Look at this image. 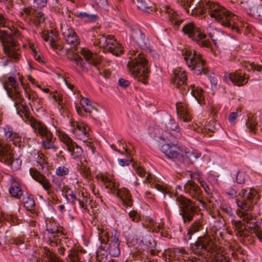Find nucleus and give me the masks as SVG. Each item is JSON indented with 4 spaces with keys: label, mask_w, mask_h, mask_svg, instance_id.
I'll use <instances>...</instances> for the list:
<instances>
[{
    "label": "nucleus",
    "mask_w": 262,
    "mask_h": 262,
    "mask_svg": "<svg viewBox=\"0 0 262 262\" xmlns=\"http://www.w3.org/2000/svg\"><path fill=\"white\" fill-rule=\"evenodd\" d=\"M109 254L114 257H117L120 255L119 242L118 238L114 237L111 241L108 248Z\"/></svg>",
    "instance_id": "4be33fe9"
},
{
    "label": "nucleus",
    "mask_w": 262,
    "mask_h": 262,
    "mask_svg": "<svg viewBox=\"0 0 262 262\" xmlns=\"http://www.w3.org/2000/svg\"><path fill=\"white\" fill-rule=\"evenodd\" d=\"M182 31L187 34L189 38L195 41L198 44L203 47H208L210 42L205 40L206 36L201 32L199 28L196 27L194 24L188 23L184 26L182 28Z\"/></svg>",
    "instance_id": "1a4fd4ad"
},
{
    "label": "nucleus",
    "mask_w": 262,
    "mask_h": 262,
    "mask_svg": "<svg viewBox=\"0 0 262 262\" xmlns=\"http://www.w3.org/2000/svg\"><path fill=\"white\" fill-rule=\"evenodd\" d=\"M186 75L185 72L174 71V76L171 78V82L176 85L183 94L190 90L191 95L198 103L201 104L204 99L202 89L195 87L194 85H191L190 87L188 86L186 83Z\"/></svg>",
    "instance_id": "39448f33"
},
{
    "label": "nucleus",
    "mask_w": 262,
    "mask_h": 262,
    "mask_svg": "<svg viewBox=\"0 0 262 262\" xmlns=\"http://www.w3.org/2000/svg\"><path fill=\"white\" fill-rule=\"evenodd\" d=\"M252 15L256 18L262 17V6H259L256 10H254Z\"/></svg>",
    "instance_id": "79ce46f5"
},
{
    "label": "nucleus",
    "mask_w": 262,
    "mask_h": 262,
    "mask_svg": "<svg viewBox=\"0 0 262 262\" xmlns=\"http://www.w3.org/2000/svg\"><path fill=\"white\" fill-rule=\"evenodd\" d=\"M81 54L89 64L94 66L99 71L98 65L101 62V57L100 56L84 49H81Z\"/></svg>",
    "instance_id": "f3484780"
},
{
    "label": "nucleus",
    "mask_w": 262,
    "mask_h": 262,
    "mask_svg": "<svg viewBox=\"0 0 262 262\" xmlns=\"http://www.w3.org/2000/svg\"><path fill=\"white\" fill-rule=\"evenodd\" d=\"M245 68L248 71L256 70L262 73V66H258L255 64L254 63H248L247 65H245Z\"/></svg>",
    "instance_id": "58836bf2"
},
{
    "label": "nucleus",
    "mask_w": 262,
    "mask_h": 262,
    "mask_svg": "<svg viewBox=\"0 0 262 262\" xmlns=\"http://www.w3.org/2000/svg\"><path fill=\"white\" fill-rule=\"evenodd\" d=\"M165 125L167 130L176 132L174 135L169 134L170 136H174L176 138H180L181 137V134L179 132V125L174 119H169L166 120Z\"/></svg>",
    "instance_id": "412c9836"
},
{
    "label": "nucleus",
    "mask_w": 262,
    "mask_h": 262,
    "mask_svg": "<svg viewBox=\"0 0 262 262\" xmlns=\"http://www.w3.org/2000/svg\"><path fill=\"white\" fill-rule=\"evenodd\" d=\"M229 78L235 85H242L247 82L244 74L239 71L229 74Z\"/></svg>",
    "instance_id": "6ab92c4d"
},
{
    "label": "nucleus",
    "mask_w": 262,
    "mask_h": 262,
    "mask_svg": "<svg viewBox=\"0 0 262 262\" xmlns=\"http://www.w3.org/2000/svg\"><path fill=\"white\" fill-rule=\"evenodd\" d=\"M118 85L123 88H126L129 86L130 82L127 80L121 78L118 80Z\"/></svg>",
    "instance_id": "de8ad7c7"
},
{
    "label": "nucleus",
    "mask_w": 262,
    "mask_h": 262,
    "mask_svg": "<svg viewBox=\"0 0 262 262\" xmlns=\"http://www.w3.org/2000/svg\"><path fill=\"white\" fill-rule=\"evenodd\" d=\"M176 108L177 114L179 119L183 121L182 125L186 129L187 127H190V124L191 121V117L187 110V108L182 105V103H177Z\"/></svg>",
    "instance_id": "2eb2a0df"
},
{
    "label": "nucleus",
    "mask_w": 262,
    "mask_h": 262,
    "mask_svg": "<svg viewBox=\"0 0 262 262\" xmlns=\"http://www.w3.org/2000/svg\"><path fill=\"white\" fill-rule=\"evenodd\" d=\"M176 201L179 203L180 214L184 223L191 222L197 212V207L190 199L182 195L178 196Z\"/></svg>",
    "instance_id": "0eeeda50"
},
{
    "label": "nucleus",
    "mask_w": 262,
    "mask_h": 262,
    "mask_svg": "<svg viewBox=\"0 0 262 262\" xmlns=\"http://www.w3.org/2000/svg\"><path fill=\"white\" fill-rule=\"evenodd\" d=\"M102 42H103V47L106 51H109L117 56L122 53L123 50L121 46L112 36L107 35L105 37L103 35L100 41V43Z\"/></svg>",
    "instance_id": "9b49d317"
},
{
    "label": "nucleus",
    "mask_w": 262,
    "mask_h": 262,
    "mask_svg": "<svg viewBox=\"0 0 262 262\" xmlns=\"http://www.w3.org/2000/svg\"><path fill=\"white\" fill-rule=\"evenodd\" d=\"M128 215L130 218L132 219L133 221L137 222L139 220V216L137 214V212L135 211H130L129 212Z\"/></svg>",
    "instance_id": "864d4df0"
},
{
    "label": "nucleus",
    "mask_w": 262,
    "mask_h": 262,
    "mask_svg": "<svg viewBox=\"0 0 262 262\" xmlns=\"http://www.w3.org/2000/svg\"><path fill=\"white\" fill-rule=\"evenodd\" d=\"M133 167L136 169L137 173L139 176L141 177L145 176L146 171L144 169L138 166V165L135 164H133Z\"/></svg>",
    "instance_id": "c03bdc74"
},
{
    "label": "nucleus",
    "mask_w": 262,
    "mask_h": 262,
    "mask_svg": "<svg viewBox=\"0 0 262 262\" xmlns=\"http://www.w3.org/2000/svg\"><path fill=\"white\" fill-rule=\"evenodd\" d=\"M8 233V230H0V245H5L7 244L8 239L7 233Z\"/></svg>",
    "instance_id": "e433bc0d"
},
{
    "label": "nucleus",
    "mask_w": 262,
    "mask_h": 262,
    "mask_svg": "<svg viewBox=\"0 0 262 262\" xmlns=\"http://www.w3.org/2000/svg\"><path fill=\"white\" fill-rule=\"evenodd\" d=\"M160 149L167 158L172 159L176 162L185 165L193 163L190 159L191 157L194 156L193 153L185 152L183 154V149L177 143L171 142L165 143L161 146Z\"/></svg>",
    "instance_id": "20e7f679"
},
{
    "label": "nucleus",
    "mask_w": 262,
    "mask_h": 262,
    "mask_svg": "<svg viewBox=\"0 0 262 262\" xmlns=\"http://www.w3.org/2000/svg\"><path fill=\"white\" fill-rule=\"evenodd\" d=\"M201 226V225H200V223L198 221H195L191 225L189 229L193 233H195L199 231Z\"/></svg>",
    "instance_id": "49530a36"
},
{
    "label": "nucleus",
    "mask_w": 262,
    "mask_h": 262,
    "mask_svg": "<svg viewBox=\"0 0 262 262\" xmlns=\"http://www.w3.org/2000/svg\"><path fill=\"white\" fill-rule=\"evenodd\" d=\"M164 11L168 15V17L171 23L178 28L183 20L178 18L176 12L170 8L166 7L164 9Z\"/></svg>",
    "instance_id": "5701e85b"
},
{
    "label": "nucleus",
    "mask_w": 262,
    "mask_h": 262,
    "mask_svg": "<svg viewBox=\"0 0 262 262\" xmlns=\"http://www.w3.org/2000/svg\"><path fill=\"white\" fill-rule=\"evenodd\" d=\"M137 7L141 10L146 12L151 10L150 3L145 0H137Z\"/></svg>",
    "instance_id": "7c9ffc66"
},
{
    "label": "nucleus",
    "mask_w": 262,
    "mask_h": 262,
    "mask_svg": "<svg viewBox=\"0 0 262 262\" xmlns=\"http://www.w3.org/2000/svg\"><path fill=\"white\" fill-rule=\"evenodd\" d=\"M8 83L12 86L14 90L17 89L18 87V83L13 77H9L8 78Z\"/></svg>",
    "instance_id": "37998d69"
},
{
    "label": "nucleus",
    "mask_w": 262,
    "mask_h": 262,
    "mask_svg": "<svg viewBox=\"0 0 262 262\" xmlns=\"http://www.w3.org/2000/svg\"><path fill=\"white\" fill-rule=\"evenodd\" d=\"M253 233L258 237L260 242H262V231L258 230V229L253 231Z\"/></svg>",
    "instance_id": "052dcab7"
},
{
    "label": "nucleus",
    "mask_w": 262,
    "mask_h": 262,
    "mask_svg": "<svg viewBox=\"0 0 262 262\" xmlns=\"http://www.w3.org/2000/svg\"><path fill=\"white\" fill-rule=\"evenodd\" d=\"M46 231H48L49 233H50L52 235V237L54 239H56V238L58 236V234L60 233V231L58 229H49L47 228Z\"/></svg>",
    "instance_id": "8fccbe9b"
},
{
    "label": "nucleus",
    "mask_w": 262,
    "mask_h": 262,
    "mask_svg": "<svg viewBox=\"0 0 262 262\" xmlns=\"http://www.w3.org/2000/svg\"><path fill=\"white\" fill-rule=\"evenodd\" d=\"M76 128L81 132L84 135L86 136L88 134L86 126L83 123L80 124L76 123Z\"/></svg>",
    "instance_id": "a18cd8bd"
},
{
    "label": "nucleus",
    "mask_w": 262,
    "mask_h": 262,
    "mask_svg": "<svg viewBox=\"0 0 262 262\" xmlns=\"http://www.w3.org/2000/svg\"><path fill=\"white\" fill-rule=\"evenodd\" d=\"M109 183L107 185H106V188L107 189H110L112 190V192L113 194H116V190H118L116 188L115 184L114 182H108Z\"/></svg>",
    "instance_id": "603ef678"
},
{
    "label": "nucleus",
    "mask_w": 262,
    "mask_h": 262,
    "mask_svg": "<svg viewBox=\"0 0 262 262\" xmlns=\"http://www.w3.org/2000/svg\"><path fill=\"white\" fill-rule=\"evenodd\" d=\"M234 225L236 229L237 230V231H238L243 229L242 228L244 224H243L241 221H234Z\"/></svg>",
    "instance_id": "4d7b16f0"
},
{
    "label": "nucleus",
    "mask_w": 262,
    "mask_h": 262,
    "mask_svg": "<svg viewBox=\"0 0 262 262\" xmlns=\"http://www.w3.org/2000/svg\"><path fill=\"white\" fill-rule=\"evenodd\" d=\"M11 195L16 198H19L23 194L21 189L18 186L16 183H13L9 189Z\"/></svg>",
    "instance_id": "cd10ccee"
},
{
    "label": "nucleus",
    "mask_w": 262,
    "mask_h": 262,
    "mask_svg": "<svg viewBox=\"0 0 262 262\" xmlns=\"http://www.w3.org/2000/svg\"><path fill=\"white\" fill-rule=\"evenodd\" d=\"M30 171L33 178L41 184L43 188L48 191L49 194L52 192L50 189L51 185L45 176L32 169H30Z\"/></svg>",
    "instance_id": "a211bd4d"
},
{
    "label": "nucleus",
    "mask_w": 262,
    "mask_h": 262,
    "mask_svg": "<svg viewBox=\"0 0 262 262\" xmlns=\"http://www.w3.org/2000/svg\"><path fill=\"white\" fill-rule=\"evenodd\" d=\"M76 16L81 19H85V21L95 22L97 20L98 16L96 14H90L85 12H77Z\"/></svg>",
    "instance_id": "c85d7f7f"
},
{
    "label": "nucleus",
    "mask_w": 262,
    "mask_h": 262,
    "mask_svg": "<svg viewBox=\"0 0 262 262\" xmlns=\"http://www.w3.org/2000/svg\"><path fill=\"white\" fill-rule=\"evenodd\" d=\"M245 174L242 172H238L236 176V181L239 184H243L245 181Z\"/></svg>",
    "instance_id": "09e8293b"
},
{
    "label": "nucleus",
    "mask_w": 262,
    "mask_h": 262,
    "mask_svg": "<svg viewBox=\"0 0 262 262\" xmlns=\"http://www.w3.org/2000/svg\"><path fill=\"white\" fill-rule=\"evenodd\" d=\"M260 196L254 189H250L249 192L247 189H243L239 193V197L236 199L237 206L244 210L238 211V215L243 218L244 222L249 224V228L252 231L257 229L258 225L256 219L246 211L251 210L253 207V204H256Z\"/></svg>",
    "instance_id": "f03ea898"
},
{
    "label": "nucleus",
    "mask_w": 262,
    "mask_h": 262,
    "mask_svg": "<svg viewBox=\"0 0 262 262\" xmlns=\"http://www.w3.org/2000/svg\"><path fill=\"white\" fill-rule=\"evenodd\" d=\"M89 107L88 108H84V112L87 113H92V110H95V111L97 112L98 110L94 106L92 105V103L91 104V106H89Z\"/></svg>",
    "instance_id": "338daca9"
},
{
    "label": "nucleus",
    "mask_w": 262,
    "mask_h": 262,
    "mask_svg": "<svg viewBox=\"0 0 262 262\" xmlns=\"http://www.w3.org/2000/svg\"><path fill=\"white\" fill-rule=\"evenodd\" d=\"M184 189L185 192L188 193L192 198L202 202V191L195 182L190 180L188 181L184 186Z\"/></svg>",
    "instance_id": "ddd939ff"
},
{
    "label": "nucleus",
    "mask_w": 262,
    "mask_h": 262,
    "mask_svg": "<svg viewBox=\"0 0 262 262\" xmlns=\"http://www.w3.org/2000/svg\"><path fill=\"white\" fill-rule=\"evenodd\" d=\"M74 143L75 142H73L71 139L69 138L66 143L67 147L68 150L72 152L74 158H78L82 155L83 150L81 148H75Z\"/></svg>",
    "instance_id": "b1692460"
},
{
    "label": "nucleus",
    "mask_w": 262,
    "mask_h": 262,
    "mask_svg": "<svg viewBox=\"0 0 262 262\" xmlns=\"http://www.w3.org/2000/svg\"><path fill=\"white\" fill-rule=\"evenodd\" d=\"M130 37L136 44L142 50L150 48V42L148 38L146 37L140 30L135 29L132 30Z\"/></svg>",
    "instance_id": "f8f14e48"
},
{
    "label": "nucleus",
    "mask_w": 262,
    "mask_h": 262,
    "mask_svg": "<svg viewBox=\"0 0 262 262\" xmlns=\"http://www.w3.org/2000/svg\"><path fill=\"white\" fill-rule=\"evenodd\" d=\"M7 22V19L5 17L0 13V27H5ZM13 35L9 34L6 31L0 30V39L3 41H5L8 39H12Z\"/></svg>",
    "instance_id": "393cba45"
},
{
    "label": "nucleus",
    "mask_w": 262,
    "mask_h": 262,
    "mask_svg": "<svg viewBox=\"0 0 262 262\" xmlns=\"http://www.w3.org/2000/svg\"><path fill=\"white\" fill-rule=\"evenodd\" d=\"M246 126L250 132L256 133L258 129V122L254 116H248Z\"/></svg>",
    "instance_id": "bb28decb"
},
{
    "label": "nucleus",
    "mask_w": 262,
    "mask_h": 262,
    "mask_svg": "<svg viewBox=\"0 0 262 262\" xmlns=\"http://www.w3.org/2000/svg\"><path fill=\"white\" fill-rule=\"evenodd\" d=\"M69 169L64 166L58 167L56 171V173L59 176H63L69 173Z\"/></svg>",
    "instance_id": "ea45409f"
},
{
    "label": "nucleus",
    "mask_w": 262,
    "mask_h": 262,
    "mask_svg": "<svg viewBox=\"0 0 262 262\" xmlns=\"http://www.w3.org/2000/svg\"><path fill=\"white\" fill-rule=\"evenodd\" d=\"M4 130L5 136L7 138H10V140H11V139H13L14 138H19L18 134L16 133L13 132L11 127H10L8 126H5L4 127Z\"/></svg>",
    "instance_id": "2f4dec72"
},
{
    "label": "nucleus",
    "mask_w": 262,
    "mask_h": 262,
    "mask_svg": "<svg viewBox=\"0 0 262 262\" xmlns=\"http://www.w3.org/2000/svg\"><path fill=\"white\" fill-rule=\"evenodd\" d=\"M116 195L120 198L123 203L127 206H131L132 205V201L131 196L128 189L123 188L122 189H118L116 190Z\"/></svg>",
    "instance_id": "aec40b11"
},
{
    "label": "nucleus",
    "mask_w": 262,
    "mask_h": 262,
    "mask_svg": "<svg viewBox=\"0 0 262 262\" xmlns=\"http://www.w3.org/2000/svg\"><path fill=\"white\" fill-rule=\"evenodd\" d=\"M96 253L97 260L99 262H103L104 260H105V259H106V257L107 255V252L106 251L100 249L97 251Z\"/></svg>",
    "instance_id": "c9c22d12"
},
{
    "label": "nucleus",
    "mask_w": 262,
    "mask_h": 262,
    "mask_svg": "<svg viewBox=\"0 0 262 262\" xmlns=\"http://www.w3.org/2000/svg\"><path fill=\"white\" fill-rule=\"evenodd\" d=\"M118 162L120 165L121 166H124L125 165H129V161L128 160H125V159H118Z\"/></svg>",
    "instance_id": "680f3d73"
},
{
    "label": "nucleus",
    "mask_w": 262,
    "mask_h": 262,
    "mask_svg": "<svg viewBox=\"0 0 262 262\" xmlns=\"http://www.w3.org/2000/svg\"><path fill=\"white\" fill-rule=\"evenodd\" d=\"M192 2L191 0H181L180 3L188 13L190 12L189 8L192 7V15H202L206 13L208 9L212 18H214L223 26L228 28L231 27L232 19L234 15L222 6L211 1L201 0L195 7H192Z\"/></svg>",
    "instance_id": "f257e3e1"
},
{
    "label": "nucleus",
    "mask_w": 262,
    "mask_h": 262,
    "mask_svg": "<svg viewBox=\"0 0 262 262\" xmlns=\"http://www.w3.org/2000/svg\"><path fill=\"white\" fill-rule=\"evenodd\" d=\"M212 247L209 240L204 237H199L193 244H191V249L193 253L199 256H204L206 253H209Z\"/></svg>",
    "instance_id": "9d476101"
},
{
    "label": "nucleus",
    "mask_w": 262,
    "mask_h": 262,
    "mask_svg": "<svg viewBox=\"0 0 262 262\" xmlns=\"http://www.w3.org/2000/svg\"><path fill=\"white\" fill-rule=\"evenodd\" d=\"M5 50L8 56L11 58H13L15 60L18 58V54L13 49L8 48L7 49L5 48Z\"/></svg>",
    "instance_id": "a19ab883"
},
{
    "label": "nucleus",
    "mask_w": 262,
    "mask_h": 262,
    "mask_svg": "<svg viewBox=\"0 0 262 262\" xmlns=\"http://www.w3.org/2000/svg\"><path fill=\"white\" fill-rule=\"evenodd\" d=\"M0 162L10 166L14 171L18 169L21 163L19 159H14L11 147L4 142H0Z\"/></svg>",
    "instance_id": "6e6552de"
},
{
    "label": "nucleus",
    "mask_w": 262,
    "mask_h": 262,
    "mask_svg": "<svg viewBox=\"0 0 262 262\" xmlns=\"http://www.w3.org/2000/svg\"><path fill=\"white\" fill-rule=\"evenodd\" d=\"M237 113L232 112L229 114L228 119L230 122H233L237 118Z\"/></svg>",
    "instance_id": "6e6d98bb"
},
{
    "label": "nucleus",
    "mask_w": 262,
    "mask_h": 262,
    "mask_svg": "<svg viewBox=\"0 0 262 262\" xmlns=\"http://www.w3.org/2000/svg\"><path fill=\"white\" fill-rule=\"evenodd\" d=\"M36 17L38 18L39 23L43 22L45 20L44 14L42 12H39L36 14Z\"/></svg>",
    "instance_id": "bf43d9fd"
},
{
    "label": "nucleus",
    "mask_w": 262,
    "mask_h": 262,
    "mask_svg": "<svg viewBox=\"0 0 262 262\" xmlns=\"http://www.w3.org/2000/svg\"><path fill=\"white\" fill-rule=\"evenodd\" d=\"M130 54L133 56L129 58L127 64L129 72L138 81L147 84L150 72L148 60L144 54L138 51H133Z\"/></svg>",
    "instance_id": "7ed1b4c3"
},
{
    "label": "nucleus",
    "mask_w": 262,
    "mask_h": 262,
    "mask_svg": "<svg viewBox=\"0 0 262 262\" xmlns=\"http://www.w3.org/2000/svg\"><path fill=\"white\" fill-rule=\"evenodd\" d=\"M37 128L39 134L42 137H45V141H43V146L45 148L54 149L55 150L56 148L51 142L52 140V135L47 129V127L40 123H38Z\"/></svg>",
    "instance_id": "4468645a"
},
{
    "label": "nucleus",
    "mask_w": 262,
    "mask_h": 262,
    "mask_svg": "<svg viewBox=\"0 0 262 262\" xmlns=\"http://www.w3.org/2000/svg\"><path fill=\"white\" fill-rule=\"evenodd\" d=\"M44 252L50 262H63L61 260L53 255L47 248H43Z\"/></svg>",
    "instance_id": "72a5a7b5"
},
{
    "label": "nucleus",
    "mask_w": 262,
    "mask_h": 262,
    "mask_svg": "<svg viewBox=\"0 0 262 262\" xmlns=\"http://www.w3.org/2000/svg\"><path fill=\"white\" fill-rule=\"evenodd\" d=\"M4 88L6 90L8 97L14 102V106L17 109L18 105H23L24 99L18 89H9L7 82L3 83Z\"/></svg>",
    "instance_id": "dca6fc26"
},
{
    "label": "nucleus",
    "mask_w": 262,
    "mask_h": 262,
    "mask_svg": "<svg viewBox=\"0 0 262 262\" xmlns=\"http://www.w3.org/2000/svg\"><path fill=\"white\" fill-rule=\"evenodd\" d=\"M198 182L200 183L201 186L204 188L205 191L207 192L206 188H208V186L206 183L201 178H198Z\"/></svg>",
    "instance_id": "e2e57ef3"
},
{
    "label": "nucleus",
    "mask_w": 262,
    "mask_h": 262,
    "mask_svg": "<svg viewBox=\"0 0 262 262\" xmlns=\"http://www.w3.org/2000/svg\"><path fill=\"white\" fill-rule=\"evenodd\" d=\"M95 1L100 7L105 8L107 5V0H95Z\"/></svg>",
    "instance_id": "5fc2aeb1"
},
{
    "label": "nucleus",
    "mask_w": 262,
    "mask_h": 262,
    "mask_svg": "<svg viewBox=\"0 0 262 262\" xmlns=\"http://www.w3.org/2000/svg\"><path fill=\"white\" fill-rule=\"evenodd\" d=\"M10 242L11 244H14L17 246L23 244V241L21 239H20L19 238H13L11 239Z\"/></svg>",
    "instance_id": "13d9d810"
},
{
    "label": "nucleus",
    "mask_w": 262,
    "mask_h": 262,
    "mask_svg": "<svg viewBox=\"0 0 262 262\" xmlns=\"http://www.w3.org/2000/svg\"><path fill=\"white\" fill-rule=\"evenodd\" d=\"M24 206L28 210L31 211L34 207L35 204L33 197L32 195L30 194L27 198L23 199Z\"/></svg>",
    "instance_id": "c756f323"
},
{
    "label": "nucleus",
    "mask_w": 262,
    "mask_h": 262,
    "mask_svg": "<svg viewBox=\"0 0 262 262\" xmlns=\"http://www.w3.org/2000/svg\"><path fill=\"white\" fill-rule=\"evenodd\" d=\"M204 129L201 127H198L196 124H190V127H187L185 130V132L188 134H190V130L195 131L196 132H203Z\"/></svg>",
    "instance_id": "4c0bfd02"
},
{
    "label": "nucleus",
    "mask_w": 262,
    "mask_h": 262,
    "mask_svg": "<svg viewBox=\"0 0 262 262\" xmlns=\"http://www.w3.org/2000/svg\"><path fill=\"white\" fill-rule=\"evenodd\" d=\"M68 195L70 196L72 199H73L72 202V203H74V201L77 200L76 195L72 192L69 193V191H67V194H66V196L67 199L69 200L68 198Z\"/></svg>",
    "instance_id": "0e129e2a"
},
{
    "label": "nucleus",
    "mask_w": 262,
    "mask_h": 262,
    "mask_svg": "<svg viewBox=\"0 0 262 262\" xmlns=\"http://www.w3.org/2000/svg\"><path fill=\"white\" fill-rule=\"evenodd\" d=\"M142 244L146 246V247H155L156 243L155 241L150 236L145 237L144 239L141 242Z\"/></svg>",
    "instance_id": "f704fd0d"
},
{
    "label": "nucleus",
    "mask_w": 262,
    "mask_h": 262,
    "mask_svg": "<svg viewBox=\"0 0 262 262\" xmlns=\"http://www.w3.org/2000/svg\"><path fill=\"white\" fill-rule=\"evenodd\" d=\"M80 103H81V105L82 106L84 110V108H85L84 106L85 105L87 106H91V104H92V102L90 99H89L87 98L83 97L81 98Z\"/></svg>",
    "instance_id": "3c124183"
},
{
    "label": "nucleus",
    "mask_w": 262,
    "mask_h": 262,
    "mask_svg": "<svg viewBox=\"0 0 262 262\" xmlns=\"http://www.w3.org/2000/svg\"><path fill=\"white\" fill-rule=\"evenodd\" d=\"M33 50V54H34V58H35V59L37 61H38L39 62L41 61V56L39 54H38L37 52L36 51H35L34 49H32Z\"/></svg>",
    "instance_id": "774afa93"
},
{
    "label": "nucleus",
    "mask_w": 262,
    "mask_h": 262,
    "mask_svg": "<svg viewBox=\"0 0 262 262\" xmlns=\"http://www.w3.org/2000/svg\"><path fill=\"white\" fill-rule=\"evenodd\" d=\"M23 11L28 15H32L33 13V9L30 8H25Z\"/></svg>",
    "instance_id": "69168bd1"
},
{
    "label": "nucleus",
    "mask_w": 262,
    "mask_h": 262,
    "mask_svg": "<svg viewBox=\"0 0 262 262\" xmlns=\"http://www.w3.org/2000/svg\"><path fill=\"white\" fill-rule=\"evenodd\" d=\"M64 35L66 40L69 44L73 45L74 47L79 45L78 36L74 31L71 30L67 33H64Z\"/></svg>",
    "instance_id": "a878e982"
},
{
    "label": "nucleus",
    "mask_w": 262,
    "mask_h": 262,
    "mask_svg": "<svg viewBox=\"0 0 262 262\" xmlns=\"http://www.w3.org/2000/svg\"><path fill=\"white\" fill-rule=\"evenodd\" d=\"M185 56L188 67L191 68L194 73L199 75L202 73L208 74V70L205 67V61L201 58V55L193 50H186L182 53Z\"/></svg>",
    "instance_id": "423d86ee"
},
{
    "label": "nucleus",
    "mask_w": 262,
    "mask_h": 262,
    "mask_svg": "<svg viewBox=\"0 0 262 262\" xmlns=\"http://www.w3.org/2000/svg\"><path fill=\"white\" fill-rule=\"evenodd\" d=\"M73 59L76 62V64L79 66L83 71H88V68L85 66V62L83 61V60L81 57H80L79 55H75L73 56Z\"/></svg>",
    "instance_id": "473e14b6"
}]
</instances>
